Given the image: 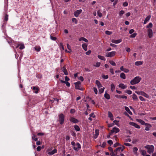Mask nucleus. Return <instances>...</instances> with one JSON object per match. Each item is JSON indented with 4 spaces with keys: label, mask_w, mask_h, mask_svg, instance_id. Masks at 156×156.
<instances>
[{
    "label": "nucleus",
    "mask_w": 156,
    "mask_h": 156,
    "mask_svg": "<svg viewBox=\"0 0 156 156\" xmlns=\"http://www.w3.org/2000/svg\"><path fill=\"white\" fill-rule=\"evenodd\" d=\"M152 26L153 24L151 23H149L146 26V28L148 29L147 30L148 36L149 38H151L153 35V31L151 29Z\"/></svg>",
    "instance_id": "obj_1"
},
{
    "label": "nucleus",
    "mask_w": 156,
    "mask_h": 156,
    "mask_svg": "<svg viewBox=\"0 0 156 156\" xmlns=\"http://www.w3.org/2000/svg\"><path fill=\"white\" fill-rule=\"evenodd\" d=\"M141 80V78L139 76L135 77L133 80L131 81L130 83L131 85H134L138 83Z\"/></svg>",
    "instance_id": "obj_2"
},
{
    "label": "nucleus",
    "mask_w": 156,
    "mask_h": 156,
    "mask_svg": "<svg viewBox=\"0 0 156 156\" xmlns=\"http://www.w3.org/2000/svg\"><path fill=\"white\" fill-rule=\"evenodd\" d=\"M145 148L147 150V152L151 154L154 151V147L152 145H147L145 147Z\"/></svg>",
    "instance_id": "obj_3"
},
{
    "label": "nucleus",
    "mask_w": 156,
    "mask_h": 156,
    "mask_svg": "<svg viewBox=\"0 0 156 156\" xmlns=\"http://www.w3.org/2000/svg\"><path fill=\"white\" fill-rule=\"evenodd\" d=\"M58 117V121L60 123L61 125L63 124L65 119V116L63 114L61 113L59 115Z\"/></svg>",
    "instance_id": "obj_4"
},
{
    "label": "nucleus",
    "mask_w": 156,
    "mask_h": 156,
    "mask_svg": "<svg viewBox=\"0 0 156 156\" xmlns=\"http://www.w3.org/2000/svg\"><path fill=\"white\" fill-rule=\"evenodd\" d=\"M5 16L4 21L7 22L8 19V15L7 14V12L8 9L7 6L5 7Z\"/></svg>",
    "instance_id": "obj_5"
},
{
    "label": "nucleus",
    "mask_w": 156,
    "mask_h": 156,
    "mask_svg": "<svg viewBox=\"0 0 156 156\" xmlns=\"http://www.w3.org/2000/svg\"><path fill=\"white\" fill-rule=\"evenodd\" d=\"M116 53L115 51H112L111 52L107 53H106V56L108 57H111L114 56Z\"/></svg>",
    "instance_id": "obj_6"
},
{
    "label": "nucleus",
    "mask_w": 156,
    "mask_h": 156,
    "mask_svg": "<svg viewBox=\"0 0 156 156\" xmlns=\"http://www.w3.org/2000/svg\"><path fill=\"white\" fill-rule=\"evenodd\" d=\"M75 85V89L79 90H81L80 88L81 83L80 81H78L74 83Z\"/></svg>",
    "instance_id": "obj_7"
},
{
    "label": "nucleus",
    "mask_w": 156,
    "mask_h": 156,
    "mask_svg": "<svg viewBox=\"0 0 156 156\" xmlns=\"http://www.w3.org/2000/svg\"><path fill=\"white\" fill-rule=\"evenodd\" d=\"M81 148V146L79 143H77L73 147L74 149L78 151Z\"/></svg>",
    "instance_id": "obj_8"
},
{
    "label": "nucleus",
    "mask_w": 156,
    "mask_h": 156,
    "mask_svg": "<svg viewBox=\"0 0 156 156\" xmlns=\"http://www.w3.org/2000/svg\"><path fill=\"white\" fill-rule=\"evenodd\" d=\"M69 120L71 122L74 123H76L79 122L78 120L73 117H71L69 119Z\"/></svg>",
    "instance_id": "obj_9"
},
{
    "label": "nucleus",
    "mask_w": 156,
    "mask_h": 156,
    "mask_svg": "<svg viewBox=\"0 0 156 156\" xmlns=\"http://www.w3.org/2000/svg\"><path fill=\"white\" fill-rule=\"evenodd\" d=\"M82 12V10L81 9L78 10L74 12V14L76 17H77Z\"/></svg>",
    "instance_id": "obj_10"
},
{
    "label": "nucleus",
    "mask_w": 156,
    "mask_h": 156,
    "mask_svg": "<svg viewBox=\"0 0 156 156\" xmlns=\"http://www.w3.org/2000/svg\"><path fill=\"white\" fill-rule=\"evenodd\" d=\"M119 129L117 127H114L112 129V130L111 131L112 133H116L119 132Z\"/></svg>",
    "instance_id": "obj_11"
},
{
    "label": "nucleus",
    "mask_w": 156,
    "mask_h": 156,
    "mask_svg": "<svg viewBox=\"0 0 156 156\" xmlns=\"http://www.w3.org/2000/svg\"><path fill=\"white\" fill-rule=\"evenodd\" d=\"M129 124L131 126H134L135 128H137V129H140V126L139 125L136 123H135L133 122H129Z\"/></svg>",
    "instance_id": "obj_12"
},
{
    "label": "nucleus",
    "mask_w": 156,
    "mask_h": 156,
    "mask_svg": "<svg viewBox=\"0 0 156 156\" xmlns=\"http://www.w3.org/2000/svg\"><path fill=\"white\" fill-rule=\"evenodd\" d=\"M31 88L34 90V92L36 94L38 92L39 89L38 87H31Z\"/></svg>",
    "instance_id": "obj_13"
},
{
    "label": "nucleus",
    "mask_w": 156,
    "mask_h": 156,
    "mask_svg": "<svg viewBox=\"0 0 156 156\" xmlns=\"http://www.w3.org/2000/svg\"><path fill=\"white\" fill-rule=\"evenodd\" d=\"M122 41V40L121 39H120L117 40H115L114 39H112L111 41V42L114 43L115 44H118L119 43Z\"/></svg>",
    "instance_id": "obj_14"
},
{
    "label": "nucleus",
    "mask_w": 156,
    "mask_h": 156,
    "mask_svg": "<svg viewBox=\"0 0 156 156\" xmlns=\"http://www.w3.org/2000/svg\"><path fill=\"white\" fill-rule=\"evenodd\" d=\"M146 126V128H145V130L147 131H148L150 130V128L151 127V124L145 123V125Z\"/></svg>",
    "instance_id": "obj_15"
},
{
    "label": "nucleus",
    "mask_w": 156,
    "mask_h": 156,
    "mask_svg": "<svg viewBox=\"0 0 156 156\" xmlns=\"http://www.w3.org/2000/svg\"><path fill=\"white\" fill-rule=\"evenodd\" d=\"M7 40L8 43L11 45H12V44L13 43H14V41H13L12 40V39L9 37L7 38Z\"/></svg>",
    "instance_id": "obj_16"
},
{
    "label": "nucleus",
    "mask_w": 156,
    "mask_h": 156,
    "mask_svg": "<svg viewBox=\"0 0 156 156\" xmlns=\"http://www.w3.org/2000/svg\"><path fill=\"white\" fill-rule=\"evenodd\" d=\"M140 95L145 97L148 98H149V95L147 94L146 93H145L143 91H141L140 92Z\"/></svg>",
    "instance_id": "obj_17"
},
{
    "label": "nucleus",
    "mask_w": 156,
    "mask_h": 156,
    "mask_svg": "<svg viewBox=\"0 0 156 156\" xmlns=\"http://www.w3.org/2000/svg\"><path fill=\"white\" fill-rule=\"evenodd\" d=\"M108 117L110 118L111 120H114L113 116L112 113L109 111L108 112Z\"/></svg>",
    "instance_id": "obj_18"
},
{
    "label": "nucleus",
    "mask_w": 156,
    "mask_h": 156,
    "mask_svg": "<svg viewBox=\"0 0 156 156\" xmlns=\"http://www.w3.org/2000/svg\"><path fill=\"white\" fill-rule=\"evenodd\" d=\"M137 151L138 148H137V147H133V151L134 154L136 156H137L138 155V154L137 152Z\"/></svg>",
    "instance_id": "obj_19"
},
{
    "label": "nucleus",
    "mask_w": 156,
    "mask_h": 156,
    "mask_svg": "<svg viewBox=\"0 0 156 156\" xmlns=\"http://www.w3.org/2000/svg\"><path fill=\"white\" fill-rule=\"evenodd\" d=\"M57 150L56 149H55L52 151L51 152H49L48 153V154L49 155H53L55 153L57 152Z\"/></svg>",
    "instance_id": "obj_20"
},
{
    "label": "nucleus",
    "mask_w": 156,
    "mask_h": 156,
    "mask_svg": "<svg viewBox=\"0 0 156 156\" xmlns=\"http://www.w3.org/2000/svg\"><path fill=\"white\" fill-rule=\"evenodd\" d=\"M150 16L149 15L147 16L144 20V24H145L147 23V22L150 20Z\"/></svg>",
    "instance_id": "obj_21"
},
{
    "label": "nucleus",
    "mask_w": 156,
    "mask_h": 156,
    "mask_svg": "<svg viewBox=\"0 0 156 156\" xmlns=\"http://www.w3.org/2000/svg\"><path fill=\"white\" fill-rule=\"evenodd\" d=\"M119 87L123 89H125L126 88V86L123 83L120 84Z\"/></svg>",
    "instance_id": "obj_22"
},
{
    "label": "nucleus",
    "mask_w": 156,
    "mask_h": 156,
    "mask_svg": "<svg viewBox=\"0 0 156 156\" xmlns=\"http://www.w3.org/2000/svg\"><path fill=\"white\" fill-rule=\"evenodd\" d=\"M35 50L37 52L39 51L41 49L40 47L39 46H36L34 47Z\"/></svg>",
    "instance_id": "obj_23"
},
{
    "label": "nucleus",
    "mask_w": 156,
    "mask_h": 156,
    "mask_svg": "<svg viewBox=\"0 0 156 156\" xmlns=\"http://www.w3.org/2000/svg\"><path fill=\"white\" fill-rule=\"evenodd\" d=\"M99 133V130L98 129H96L95 130V134H94V137L95 138H96Z\"/></svg>",
    "instance_id": "obj_24"
},
{
    "label": "nucleus",
    "mask_w": 156,
    "mask_h": 156,
    "mask_svg": "<svg viewBox=\"0 0 156 156\" xmlns=\"http://www.w3.org/2000/svg\"><path fill=\"white\" fill-rule=\"evenodd\" d=\"M121 151V147H119L116 148L115 150V152H116V154L118 153L119 152Z\"/></svg>",
    "instance_id": "obj_25"
},
{
    "label": "nucleus",
    "mask_w": 156,
    "mask_h": 156,
    "mask_svg": "<svg viewBox=\"0 0 156 156\" xmlns=\"http://www.w3.org/2000/svg\"><path fill=\"white\" fill-rule=\"evenodd\" d=\"M125 110L130 115H132V113L130 111L129 108L126 106L125 107Z\"/></svg>",
    "instance_id": "obj_26"
},
{
    "label": "nucleus",
    "mask_w": 156,
    "mask_h": 156,
    "mask_svg": "<svg viewBox=\"0 0 156 156\" xmlns=\"http://www.w3.org/2000/svg\"><path fill=\"white\" fill-rule=\"evenodd\" d=\"M96 83L98 86V88H100L102 87V85L100 81L98 80L96 81Z\"/></svg>",
    "instance_id": "obj_27"
},
{
    "label": "nucleus",
    "mask_w": 156,
    "mask_h": 156,
    "mask_svg": "<svg viewBox=\"0 0 156 156\" xmlns=\"http://www.w3.org/2000/svg\"><path fill=\"white\" fill-rule=\"evenodd\" d=\"M120 77L123 79H125L126 78L125 74L123 73H122L120 74Z\"/></svg>",
    "instance_id": "obj_28"
},
{
    "label": "nucleus",
    "mask_w": 156,
    "mask_h": 156,
    "mask_svg": "<svg viewBox=\"0 0 156 156\" xmlns=\"http://www.w3.org/2000/svg\"><path fill=\"white\" fill-rule=\"evenodd\" d=\"M143 62L139 61H137L135 62V65L136 66H138L142 65L143 64Z\"/></svg>",
    "instance_id": "obj_29"
},
{
    "label": "nucleus",
    "mask_w": 156,
    "mask_h": 156,
    "mask_svg": "<svg viewBox=\"0 0 156 156\" xmlns=\"http://www.w3.org/2000/svg\"><path fill=\"white\" fill-rule=\"evenodd\" d=\"M115 85L113 84L112 83L111 85V89L112 91V92H113L115 89Z\"/></svg>",
    "instance_id": "obj_30"
},
{
    "label": "nucleus",
    "mask_w": 156,
    "mask_h": 156,
    "mask_svg": "<svg viewBox=\"0 0 156 156\" xmlns=\"http://www.w3.org/2000/svg\"><path fill=\"white\" fill-rule=\"evenodd\" d=\"M82 47L83 49L85 51H87V46L86 44L84 43L82 45Z\"/></svg>",
    "instance_id": "obj_31"
},
{
    "label": "nucleus",
    "mask_w": 156,
    "mask_h": 156,
    "mask_svg": "<svg viewBox=\"0 0 156 156\" xmlns=\"http://www.w3.org/2000/svg\"><path fill=\"white\" fill-rule=\"evenodd\" d=\"M74 128L77 131H79L80 130V129L79 126L77 125H75L74 126Z\"/></svg>",
    "instance_id": "obj_32"
},
{
    "label": "nucleus",
    "mask_w": 156,
    "mask_h": 156,
    "mask_svg": "<svg viewBox=\"0 0 156 156\" xmlns=\"http://www.w3.org/2000/svg\"><path fill=\"white\" fill-rule=\"evenodd\" d=\"M63 72L64 73V74L66 75H68V72L66 69L65 67V66L63 67Z\"/></svg>",
    "instance_id": "obj_33"
},
{
    "label": "nucleus",
    "mask_w": 156,
    "mask_h": 156,
    "mask_svg": "<svg viewBox=\"0 0 156 156\" xmlns=\"http://www.w3.org/2000/svg\"><path fill=\"white\" fill-rule=\"evenodd\" d=\"M82 40L83 41L86 42H88V40L84 37H81L79 39V41H81Z\"/></svg>",
    "instance_id": "obj_34"
},
{
    "label": "nucleus",
    "mask_w": 156,
    "mask_h": 156,
    "mask_svg": "<svg viewBox=\"0 0 156 156\" xmlns=\"http://www.w3.org/2000/svg\"><path fill=\"white\" fill-rule=\"evenodd\" d=\"M132 98L134 100L137 101L138 100V98L137 96L135 94H134L133 95Z\"/></svg>",
    "instance_id": "obj_35"
},
{
    "label": "nucleus",
    "mask_w": 156,
    "mask_h": 156,
    "mask_svg": "<svg viewBox=\"0 0 156 156\" xmlns=\"http://www.w3.org/2000/svg\"><path fill=\"white\" fill-rule=\"evenodd\" d=\"M140 152L143 156H145L146 154V151L144 150H140Z\"/></svg>",
    "instance_id": "obj_36"
},
{
    "label": "nucleus",
    "mask_w": 156,
    "mask_h": 156,
    "mask_svg": "<svg viewBox=\"0 0 156 156\" xmlns=\"http://www.w3.org/2000/svg\"><path fill=\"white\" fill-rule=\"evenodd\" d=\"M98 57L99 59L105 61V58L103 56H102L100 55H98Z\"/></svg>",
    "instance_id": "obj_37"
},
{
    "label": "nucleus",
    "mask_w": 156,
    "mask_h": 156,
    "mask_svg": "<svg viewBox=\"0 0 156 156\" xmlns=\"http://www.w3.org/2000/svg\"><path fill=\"white\" fill-rule=\"evenodd\" d=\"M36 136L34 134H33V136H32V139L34 140L35 141H37V138L36 137Z\"/></svg>",
    "instance_id": "obj_38"
},
{
    "label": "nucleus",
    "mask_w": 156,
    "mask_h": 156,
    "mask_svg": "<svg viewBox=\"0 0 156 156\" xmlns=\"http://www.w3.org/2000/svg\"><path fill=\"white\" fill-rule=\"evenodd\" d=\"M137 121L140 122L142 125H145V122L143 120L140 119H137Z\"/></svg>",
    "instance_id": "obj_39"
},
{
    "label": "nucleus",
    "mask_w": 156,
    "mask_h": 156,
    "mask_svg": "<svg viewBox=\"0 0 156 156\" xmlns=\"http://www.w3.org/2000/svg\"><path fill=\"white\" fill-rule=\"evenodd\" d=\"M104 97L107 99H109L110 98V96L107 93H105V94Z\"/></svg>",
    "instance_id": "obj_40"
},
{
    "label": "nucleus",
    "mask_w": 156,
    "mask_h": 156,
    "mask_svg": "<svg viewBox=\"0 0 156 156\" xmlns=\"http://www.w3.org/2000/svg\"><path fill=\"white\" fill-rule=\"evenodd\" d=\"M117 154H116V152H115V150L114 151L112 152L111 154V156H116V155Z\"/></svg>",
    "instance_id": "obj_41"
},
{
    "label": "nucleus",
    "mask_w": 156,
    "mask_h": 156,
    "mask_svg": "<svg viewBox=\"0 0 156 156\" xmlns=\"http://www.w3.org/2000/svg\"><path fill=\"white\" fill-rule=\"evenodd\" d=\"M104 89H105L104 87L100 89L99 90V93L100 94H101V93H103L104 91Z\"/></svg>",
    "instance_id": "obj_42"
},
{
    "label": "nucleus",
    "mask_w": 156,
    "mask_h": 156,
    "mask_svg": "<svg viewBox=\"0 0 156 156\" xmlns=\"http://www.w3.org/2000/svg\"><path fill=\"white\" fill-rule=\"evenodd\" d=\"M97 14L98 16H99L100 17H101L102 16V14L100 10H98L97 12Z\"/></svg>",
    "instance_id": "obj_43"
},
{
    "label": "nucleus",
    "mask_w": 156,
    "mask_h": 156,
    "mask_svg": "<svg viewBox=\"0 0 156 156\" xmlns=\"http://www.w3.org/2000/svg\"><path fill=\"white\" fill-rule=\"evenodd\" d=\"M109 63L113 66H115L116 65L115 63L113 61H110Z\"/></svg>",
    "instance_id": "obj_44"
},
{
    "label": "nucleus",
    "mask_w": 156,
    "mask_h": 156,
    "mask_svg": "<svg viewBox=\"0 0 156 156\" xmlns=\"http://www.w3.org/2000/svg\"><path fill=\"white\" fill-rule=\"evenodd\" d=\"M137 34L136 33H134V34H132L131 35H130V37H132V38H134L136 37V36Z\"/></svg>",
    "instance_id": "obj_45"
},
{
    "label": "nucleus",
    "mask_w": 156,
    "mask_h": 156,
    "mask_svg": "<svg viewBox=\"0 0 156 156\" xmlns=\"http://www.w3.org/2000/svg\"><path fill=\"white\" fill-rule=\"evenodd\" d=\"M72 21L73 22H74L75 24H77V20L75 18H73L72 19Z\"/></svg>",
    "instance_id": "obj_46"
},
{
    "label": "nucleus",
    "mask_w": 156,
    "mask_h": 156,
    "mask_svg": "<svg viewBox=\"0 0 156 156\" xmlns=\"http://www.w3.org/2000/svg\"><path fill=\"white\" fill-rule=\"evenodd\" d=\"M105 33L106 34L109 35L111 34H112V32L111 31L106 30L105 32Z\"/></svg>",
    "instance_id": "obj_47"
},
{
    "label": "nucleus",
    "mask_w": 156,
    "mask_h": 156,
    "mask_svg": "<svg viewBox=\"0 0 156 156\" xmlns=\"http://www.w3.org/2000/svg\"><path fill=\"white\" fill-rule=\"evenodd\" d=\"M59 45H60V47L62 48V50H64V46H63V44L61 42L60 44H59Z\"/></svg>",
    "instance_id": "obj_48"
},
{
    "label": "nucleus",
    "mask_w": 156,
    "mask_h": 156,
    "mask_svg": "<svg viewBox=\"0 0 156 156\" xmlns=\"http://www.w3.org/2000/svg\"><path fill=\"white\" fill-rule=\"evenodd\" d=\"M125 92L129 94H132V91L130 90H126Z\"/></svg>",
    "instance_id": "obj_49"
},
{
    "label": "nucleus",
    "mask_w": 156,
    "mask_h": 156,
    "mask_svg": "<svg viewBox=\"0 0 156 156\" xmlns=\"http://www.w3.org/2000/svg\"><path fill=\"white\" fill-rule=\"evenodd\" d=\"M109 71L112 74H114V70L113 68H110L109 69Z\"/></svg>",
    "instance_id": "obj_50"
},
{
    "label": "nucleus",
    "mask_w": 156,
    "mask_h": 156,
    "mask_svg": "<svg viewBox=\"0 0 156 156\" xmlns=\"http://www.w3.org/2000/svg\"><path fill=\"white\" fill-rule=\"evenodd\" d=\"M112 132H110L109 133V134L107 136V137L108 138H110V136L112 135Z\"/></svg>",
    "instance_id": "obj_51"
},
{
    "label": "nucleus",
    "mask_w": 156,
    "mask_h": 156,
    "mask_svg": "<svg viewBox=\"0 0 156 156\" xmlns=\"http://www.w3.org/2000/svg\"><path fill=\"white\" fill-rule=\"evenodd\" d=\"M139 98L140 99V100L141 101H146V100L145 99H144L143 97L141 96H140L139 97Z\"/></svg>",
    "instance_id": "obj_52"
},
{
    "label": "nucleus",
    "mask_w": 156,
    "mask_h": 156,
    "mask_svg": "<svg viewBox=\"0 0 156 156\" xmlns=\"http://www.w3.org/2000/svg\"><path fill=\"white\" fill-rule=\"evenodd\" d=\"M50 38L52 40L54 41H55L57 39V38L56 37H53L51 35L50 36Z\"/></svg>",
    "instance_id": "obj_53"
},
{
    "label": "nucleus",
    "mask_w": 156,
    "mask_h": 156,
    "mask_svg": "<svg viewBox=\"0 0 156 156\" xmlns=\"http://www.w3.org/2000/svg\"><path fill=\"white\" fill-rule=\"evenodd\" d=\"M67 48L69 50H70L71 52L72 51V50H71V46L69 45V44H67Z\"/></svg>",
    "instance_id": "obj_54"
},
{
    "label": "nucleus",
    "mask_w": 156,
    "mask_h": 156,
    "mask_svg": "<svg viewBox=\"0 0 156 156\" xmlns=\"http://www.w3.org/2000/svg\"><path fill=\"white\" fill-rule=\"evenodd\" d=\"M93 90H94V92L96 94H98V90H97V88L96 87H94L93 88Z\"/></svg>",
    "instance_id": "obj_55"
},
{
    "label": "nucleus",
    "mask_w": 156,
    "mask_h": 156,
    "mask_svg": "<svg viewBox=\"0 0 156 156\" xmlns=\"http://www.w3.org/2000/svg\"><path fill=\"white\" fill-rule=\"evenodd\" d=\"M108 143L110 145H112L113 144L112 140H111L108 141Z\"/></svg>",
    "instance_id": "obj_56"
},
{
    "label": "nucleus",
    "mask_w": 156,
    "mask_h": 156,
    "mask_svg": "<svg viewBox=\"0 0 156 156\" xmlns=\"http://www.w3.org/2000/svg\"><path fill=\"white\" fill-rule=\"evenodd\" d=\"M102 77L104 79H106L108 78V76L107 75H103L102 76Z\"/></svg>",
    "instance_id": "obj_57"
},
{
    "label": "nucleus",
    "mask_w": 156,
    "mask_h": 156,
    "mask_svg": "<svg viewBox=\"0 0 156 156\" xmlns=\"http://www.w3.org/2000/svg\"><path fill=\"white\" fill-rule=\"evenodd\" d=\"M25 48L23 44H21L20 45V49H23V48Z\"/></svg>",
    "instance_id": "obj_58"
},
{
    "label": "nucleus",
    "mask_w": 156,
    "mask_h": 156,
    "mask_svg": "<svg viewBox=\"0 0 156 156\" xmlns=\"http://www.w3.org/2000/svg\"><path fill=\"white\" fill-rule=\"evenodd\" d=\"M91 50H89L86 52V54L87 55H89L91 53Z\"/></svg>",
    "instance_id": "obj_59"
},
{
    "label": "nucleus",
    "mask_w": 156,
    "mask_h": 156,
    "mask_svg": "<svg viewBox=\"0 0 156 156\" xmlns=\"http://www.w3.org/2000/svg\"><path fill=\"white\" fill-rule=\"evenodd\" d=\"M106 144V142H103L101 145V147L104 148Z\"/></svg>",
    "instance_id": "obj_60"
},
{
    "label": "nucleus",
    "mask_w": 156,
    "mask_h": 156,
    "mask_svg": "<svg viewBox=\"0 0 156 156\" xmlns=\"http://www.w3.org/2000/svg\"><path fill=\"white\" fill-rule=\"evenodd\" d=\"M65 83L68 87H69L70 86V83L68 81H66Z\"/></svg>",
    "instance_id": "obj_61"
},
{
    "label": "nucleus",
    "mask_w": 156,
    "mask_h": 156,
    "mask_svg": "<svg viewBox=\"0 0 156 156\" xmlns=\"http://www.w3.org/2000/svg\"><path fill=\"white\" fill-rule=\"evenodd\" d=\"M124 11L123 10H121L120 11L119 13V15L120 16L124 14Z\"/></svg>",
    "instance_id": "obj_62"
},
{
    "label": "nucleus",
    "mask_w": 156,
    "mask_h": 156,
    "mask_svg": "<svg viewBox=\"0 0 156 156\" xmlns=\"http://www.w3.org/2000/svg\"><path fill=\"white\" fill-rule=\"evenodd\" d=\"M119 145L120 144L119 143H116L114 144L113 146L114 147H116Z\"/></svg>",
    "instance_id": "obj_63"
},
{
    "label": "nucleus",
    "mask_w": 156,
    "mask_h": 156,
    "mask_svg": "<svg viewBox=\"0 0 156 156\" xmlns=\"http://www.w3.org/2000/svg\"><path fill=\"white\" fill-rule=\"evenodd\" d=\"M123 72H124L125 73H127L129 71V70L128 69H126V68H124V70L123 71Z\"/></svg>",
    "instance_id": "obj_64"
}]
</instances>
